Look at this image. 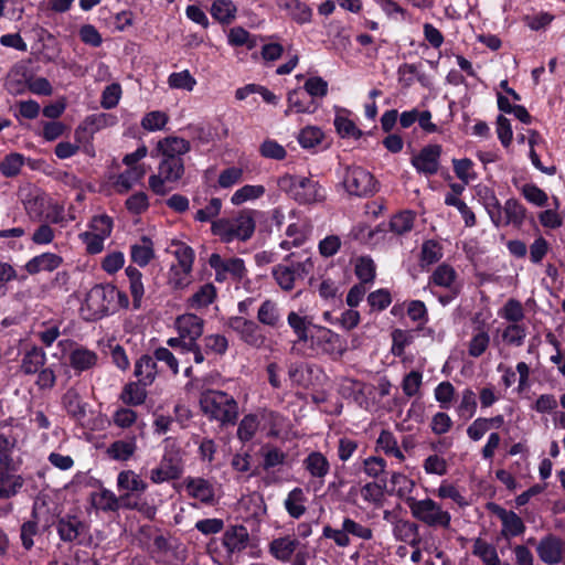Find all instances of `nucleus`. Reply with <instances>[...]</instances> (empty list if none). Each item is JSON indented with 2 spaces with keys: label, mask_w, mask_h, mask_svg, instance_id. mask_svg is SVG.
Masks as SVG:
<instances>
[{
  "label": "nucleus",
  "mask_w": 565,
  "mask_h": 565,
  "mask_svg": "<svg viewBox=\"0 0 565 565\" xmlns=\"http://www.w3.org/2000/svg\"><path fill=\"white\" fill-rule=\"evenodd\" d=\"M257 214L255 210H242L233 217L213 221L211 231L223 243L246 242L255 232Z\"/></svg>",
  "instance_id": "f257e3e1"
},
{
  "label": "nucleus",
  "mask_w": 565,
  "mask_h": 565,
  "mask_svg": "<svg viewBox=\"0 0 565 565\" xmlns=\"http://www.w3.org/2000/svg\"><path fill=\"white\" fill-rule=\"evenodd\" d=\"M200 408L212 420L222 425L234 424L238 416V404L233 396L223 391L204 390L200 394Z\"/></svg>",
  "instance_id": "f03ea898"
},
{
  "label": "nucleus",
  "mask_w": 565,
  "mask_h": 565,
  "mask_svg": "<svg viewBox=\"0 0 565 565\" xmlns=\"http://www.w3.org/2000/svg\"><path fill=\"white\" fill-rule=\"evenodd\" d=\"M120 292L110 284L96 285L86 294L79 311L85 320L94 321L104 318L116 309V298Z\"/></svg>",
  "instance_id": "7ed1b4c3"
},
{
  "label": "nucleus",
  "mask_w": 565,
  "mask_h": 565,
  "mask_svg": "<svg viewBox=\"0 0 565 565\" xmlns=\"http://www.w3.org/2000/svg\"><path fill=\"white\" fill-rule=\"evenodd\" d=\"M406 504L414 519L423 524L434 529H449L451 524V514L445 510L437 501L425 498H406Z\"/></svg>",
  "instance_id": "20e7f679"
},
{
  "label": "nucleus",
  "mask_w": 565,
  "mask_h": 565,
  "mask_svg": "<svg viewBox=\"0 0 565 565\" xmlns=\"http://www.w3.org/2000/svg\"><path fill=\"white\" fill-rule=\"evenodd\" d=\"M279 185L300 204L319 203L326 198L324 189L311 178L285 175L279 180Z\"/></svg>",
  "instance_id": "39448f33"
},
{
  "label": "nucleus",
  "mask_w": 565,
  "mask_h": 565,
  "mask_svg": "<svg viewBox=\"0 0 565 565\" xmlns=\"http://www.w3.org/2000/svg\"><path fill=\"white\" fill-rule=\"evenodd\" d=\"M184 174L183 159H161L158 166V173L149 178V186L156 193L163 195L169 192Z\"/></svg>",
  "instance_id": "423d86ee"
},
{
  "label": "nucleus",
  "mask_w": 565,
  "mask_h": 565,
  "mask_svg": "<svg viewBox=\"0 0 565 565\" xmlns=\"http://www.w3.org/2000/svg\"><path fill=\"white\" fill-rule=\"evenodd\" d=\"M178 337L167 340V344L173 349L184 345H193L202 337L204 320L194 313H183L174 321Z\"/></svg>",
  "instance_id": "0eeeda50"
},
{
  "label": "nucleus",
  "mask_w": 565,
  "mask_h": 565,
  "mask_svg": "<svg viewBox=\"0 0 565 565\" xmlns=\"http://www.w3.org/2000/svg\"><path fill=\"white\" fill-rule=\"evenodd\" d=\"M347 192L355 196H371L379 190V182L374 175L360 166L349 167L343 177Z\"/></svg>",
  "instance_id": "6e6552de"
},
{
  "label": "nucleus",
  "mask_w": 565,
  "mask_h": 565,
  "mask_svg": "<svg viewBox=\"0 0 565 565\" xmlns=\"http://www.w3.org/2000/svg\"><path fill=\"white\" fill-rule=\"evenodd\" d=\"M312 350L328 354L334 359L342 356L347 351V342L338 333L322 326H313L308 341Z\"/></svg>",
  "instance_id": "1a4fd4ad"
},
{
  "label": "nucleus",
  "mask_w": 565,
  "mask_h": 565,
  "mask_svg": "<svg viewBox=\"0 0 565 565\" xmlns=\"http://www.w3.org/2000/svg\"><path fill=\"white\" fill-rule=\"evenodd\" d=\"M24 438L22 425L12 420L0 422V465L6 468L13 467V452Z\"/></svg>",
  "instance_id": "9d476101"
},
{
  "label": "nucleus",
  "mask_w": 565,
  "mask_h": 565,
  "mask_svg": "<svg viewBox=\"0 0 565 565\" xmlns=\"http://www.w3.org/2000/svg\"><path fill=\"white\" fill-rule=\"evenodd\" d=\"M177 263L170 268L169 280L175 288H184L191 281V271L194 262L193 249H174Z\"/></svg>",
  "instance_id": "9b49d317"
},
{
  "label": "nucleus",
  "mask_w": 565,
  "mask_h": 565,
  "mask_svg": "<svg viewBox=\"0 0 565 565\" xmlns=\"http://www.w3.org/2000/svg\"><path fill=\"white\" fill-rule=\"evenodd\" d=\"M441 152L440 145H427L412 157L411 163L419 174L434 175L439 170Z\"/></svg>",
  "instance_id": "f8f14e48"
},
{
  "label": "nucleus",
  "mask_w": 565,
  "mask_h": 565,
  "mask_svg": "<svg viewBox=\"0 0 565 565\" xmlns=\"http://www.w3.org/2000/svg\"><path fill=\"white\" fill-rule=\"evenodd\" d=\"M153 547L161 561L167 564L181 565L186 559V548L175 537L159 535L153 541Z\"/></svg>",
  "instance_id": "ddd939ff"
},
{
  "label": "nucleus",
  "mask_w": 565,
  "mask_h": 565,
  "mask_svg": "<svg viewBox=\"0 0 565 565\" xmlns=\"http://www.w3.org/2000/svg\"><path fill=\"white\" fill-rule=\"evenodd\" d=\"M182 473L181 458L177 452L166 451L159 465L150 470L149 478L156 483L178 479Z\"/></svg>",
  "instance_id": "4468645a"
},
{
  "label": "nucleus",
  "mask_w": 565,
  "mask_h": 565,
  "mask_svg": "<svg viewBox=\"0 0 565 565\" xmlns=\"http://www.w3.org/2000/svg\"><path fill=\"white\" fill-rule=\"evenodd\" d=\"M489 509L500 520V535L504 540H511L522 535L525 532L526 527L523 520L514 511L507 510L494 503L490 504Z\"/></svg>",
  "instance_id": "2eb2a0df"
},
{
  "label": "nucleus",
  "mask_w": 565,
  "mask_h": 565,
  "mask_svg": "<svg viewBox=\"0 0 565 565\" xmlns=\"http://www.w3.org/2000/svg\"><path fill=\"white\" fill-rule=\"evenodd\" d=\"M113 230V220L108 215L94 216L88 225V230L81 236L87 247H103L106 238L110 236Z\"/></svg>",
  "instance_id": "dca6fc26"
},
{
  "label": "nucleus",
  "mask_w": 565,
  "mask_h": 565,
  "mask_svg": "<svg viewBox=\"0 0 565 565\" xmlns=\"http://www.w3.org/2000/svg\"><path fill=\"white\" fill-rule=\"evenodd\" d=\"M191 150V143L184 138L168 136L160 139L151 152L152 158L182 159Z\"/></svg>",
  "instance_id": "f3484780"
},
{
  "label": "nucleus",
  "mask_w": 565,
  "mask_h": 565,
  "mask_svg": "<svg viewBox=\"0 0 565 565\" xmlns=\"http://www.w3.org/2000/svg\"><path fill=\"white\" fill-rule=\"evenodd\" d=\"M539 558L546 565H558L564 558V541L554 535L543 536L536 545Z\"/></svg>",
  "instance_id": "a211bd4d"
},
{
  "label": "nucleus",
  "mask_w": 565,
  "mask_h": 565,
  "mask_svg": "<svg viewBox=\"0 0 565 565\" xmlns=\"http://www.w3.org/2000/svg\"><path fill=\"white\" fill-rule=\"evenodd\" d=\"M209 263L210 266L215 269V278L217 281H223L230 276L235 279H241L246 271L244 262L239 258L223 259L218 254H212Z\"/></svg>",
  "instance_id": "6ab92c4d"
},
{
  "label": "nucleus",
  "mask_w": 565,
  "mask_h": 565,
  "mask_svg": "<svg viewBox=\"0 0 565 565\" xmlns=\"http://www.w3.org/2000/svg\"><path fill=\"white\" fill-rule=\"evenodd\" d=\"M188 494L205 504L215 502V484L201 477H189L184 481Z\"/></svg>",
  "instance_id": "aec40b11"
},
{
  "label": "nucleus",
  "mask_w": 565,
  "mask_h": 565,
  "mask_svg": "<svg viewBox=\"0 0 565 565\" xmlns=\"http://www.w3.org/2000/svg\"><path fill=\"white\" fill-rule=\"evenodd\" d=\"M287 322L299 343L309 341L313 326H316L312 317L306 315L305 311L300 309L299 311H290L287 316Z\"/></svg>",
  "instance_id": "412c9836"
},
{
  "label": "nucleus",
  "mask_w": 565,
  "mask_h": 565,
  "mask_svg": "<svg viewBox=\"0 0 565 565\" xmlns=\"http://www.w3.org/2000/svg\"><path fill=\"white\" fill-rule=\"evenodd\" d=\"M233 328L239 332L242 340L248 345L254 348L264 345L266 338L255 322L244 318H235Z\"/></svg>",
  "instance_id": "4be33fe9"
},
{
  "label": "nucleus",
  "mask_w": 565,
  "mask_h": 565,
  "mask_svg": "<svg viewBox=\"0 0 565 565\" xmlns=\"http://www.w3.org/2000/svg\"><path fill=\"white\" fill-rule=\"evenodd\" d=\"M287 104V109L285 110L286 116L290 113L313 114L318 108L315 100L310 98L306 92L300 89H294L288 93Z\"/></svg>",
  "instance_id": "5701e85b"
},
{
  "label": "nucleus",
  "mask_w": 565,
  "mask_h": 565,
  "mask_svg": "<svg viewBox=\"0 0 565 565\" xmlns=\"http://www.w3.org/2000/svg\"><path fill=\"white\" fill-rule=\"evenodd\" d=\"M300 542L294 535H286L277 537L269 543V553L280 562H289L291 556L297 551Z\"/></svg>",
  "instance_id": "b1692460"
},
{
  "label": "nucleus",
  "mask_w": 565,
  "mask_h": 565,
  "mask_svg": "<svg viewBox=\"0 0 565 565\" xmlns=\"http://www.w3.org/2000/svg\"><path fill=\"white\" fill-rule=\"evenodd\" d=\"M97 353L87 348L76 345L68 354V363L77 372H84L97 364Z\"/></svg>",
  "instance_id": "393cba45"
},
{
  "label": "nucleus",
  "mask_w": 565,
  "mask_h": 565,
  "mask_svg": "<svg viewBox=\"0 0 565 565\" xmlns=\"http://www.w3.org/2000/svg\"><path fill=\"white\" fill-rule=\"evenodd\" d=\"M23 478L0 465V499L14 497L23 487Z\"/></svg>",
  "instance_id": "a878e982"
},
{
  "label": "nucleus",
  "mask_w": 565,
  "mask_h": 565,
  "mask_svg": "<svg viewBox=\"0 0 565 565\" xmlns=\"http://www.w3.org/2000/svg\"><path fill=\"white\" fill-rule=\"evenodd\" d=\"M248 542V532L244 526H232L223 534V546L227 553L234 554L242 552Z\"/></svg>",
  "instance_id": "bb28decb"
},
{
  "label": "nucleus",
  "mask_w": 565,
  "mask_h": 565,
  "mask_svg": "<svg viewBox=\"0 0 565 565\" xmlns=\"http://www.w3.org/2000/svg\"><path fill=\"white\" fill-rule=\"evenodd\" d=\"M136 450L137 441L135 437H131L111 443L106 449V455L115 461H128L132 458Z\"/></svg>",
  "instance_id": "cd10ccee"
},
{
  "label": "nucleus",
  "mask_w": 565,
  "mask_h": 565,
  "mask_svg": "<svg viewBox=\"0 0 565 565\" xmlns=\"http://www.w3.org/2000/svg\"><path fill=\"white\" fill-rule=\"evenodd\" d=\"M278 6L299 24L309 23L312 19L311 8L300 0H278Z\"/></svg>",
  "instance_id": "c85d7f7f"
},
{
  "label": "nucleus",
  "mask_w": 565,
  "mask_h": 565,
  "mask_svg": "<svg viewBox=\"0 0 565 565\" xmlns=\"http://www.w3.org/2000/svg\"><path fill=\"white\" fill-rule=\"evenodd\" d=\"M146 172L147 170L145 166L128 167V169L120 173L115 181L114 185L116 191L119 193H126L143 179Z\"/></svg>",
  "instance_id": "c756f323"
},
{
  "label": "nucleus",
  "mask_w": 565,
  "mask_h": 565,
  "mask_svg": "<svg viewBox=\"0 0 565 565\" xmlns=\"http://www.w3.org/2000/svg\"><path fill=\"white\" fill-rule=\"evenodd\" d=\"M303 467L312 478L323 480L330 471V463L327 457L319 452H310L303 460Z\"/></svg>",
  "instance_id": "7c9ffc66"
},
{
  "label": "nucleus",
  "mask_w": 565,
  "mask_h": 565,
  "mask_svg": "<svg viewBox=\"0 0 565 565\" xmlns=\"http://www.w3.org/2000/svg\"><path fill=\"white\" fill-rule=\"evenodd\" d=\"M472 554L478 556L482 561L483 565H510L508 562H502L500 559L494 545L481 539L475 540Z\"/></svg>",
  "instance_id": "2f4dec72"
},
{
  "label": "nucleus",
  "mask_w": 565,
  "mask_h": 565,
  "mask_svg": "<svg viewBox=\"0 0 565 565\" xmlns=\"http://www.w3.org/2000/svg\"><path fill=\"white\" fill-rule=\"evenodd\" d=\"M117 488L119 491L142 493L147 489V483L135 471L124 470L117 476Z\"/></svg>",
  "instance_id": "473e14b6"
},
{
  "label": "nucleus",
  "mask_w": 565,
  "mask_h": 565,
  "mask_svg": "<svg viewBox=\"0 0 565 565\" xmlns=\"http://www.w3.org/2000/svg\"><path fill=\"white\" fill-rule=\"evenodd\" d=\"M260 416L262 430L269 437L279 436L287 427L285 417L274 411L260 409Z\"/></svg>",
  "instance_id": "72a5a7b5"
},
{
  "label": "nucleus",
  "mask_w": 565,
  "mask_h": 565,
  "mask_svg": "<svg viewBox=\"0 0 565 565\" xmlns=\"http://www.w3.org/2000/svg\"><path fill=\"white\" fill-rule=\"evenodd\" d=\"M341 393L353 398L356 403L362 405L365 401L366 395L371 394L372 386L361 381L353 379H344L340 386Z\"/></svg>",
  "instance_id": "f704fd0d"
},
{
  "label": "nucleus",
  "mask_w": 565,
  "mask_h": 565,
  "mask_svg": "<svg viewBox=\"0 0 565 565\" xmlns=\"http://www.w3.org/2000/svg\"><path fill=\"white\" fill-rule=\"evenodd\" d=\"M135 376L143 386L150 385L157 374L156 359L150 355H142L135 364Z\"/></svg>",
  "instance_id": "c9c22d12"
},
{
  "label": "nucleus",
  "mask_w": 565,
  "mask_h": 565,
  "mask_svg": "<svg viewBox=\"0 0 565 565\" xmlns=\"http://www.w3.org/2000/svg\"><path fill=\"white\" fill-rule=\"evenodd\" d=\"M259 429H262L260 411L247 414L242 418L237 428V437L239 440L247 443L254 438Z\"/></svg>",
  "instance_id": "e433bc0d"
},
{
  "label": "nucleus",
  "mask_w": 565,
  "mask_h": 565,
  "mask_svg": "<svg viewBox=\"0 0 565 565\" xmlns=\"http://www.w3.org/2000/svg\"><path fill=\"white\" fill-rule=\"evenodd\" d=\"M227 44L232 47L245 46L253 50L257 46V36L243 26H233L226 33Z\"/></svg>",
  "instance_id": "4c0bfd02"
},
{
  "label": "nucleus",
  "mask_w": 565,
  "mask_h": 565,
  "mask_svg": "<svg viewBox=\"0 0 565 565\" xmlns=\"http://www.w3.org/2000/svg\"><path fill=\"white\" fill-rule=\"evenodd\" d=\"M307 498L301 488H294L284 501V507L287 513L294 518L299 519L306 513Z\"/></svg>",
  "instance_id": "58836bf2"
},
{
  "label": "nucleus",
  "mask_w": 565,
  "mask_h": 565,
  "mask_svg": "<svg viewBox=\"0 0 565 565\" xmlns=\"http://www.w3.org/2000/svg\"><path fill=\"white\" fill-rule=\"evenodd\" d=\"M311 232H312V225L308 221L292 223V224L288 225V227L286 230V235L291 241L282 242L280 244V247H286L287 244H292L294 246L303 245L307 243Z\"/></svg>",
  "instance_id": "ea45409f"
},
{
  "label": "nucleus",
  "mask_w": 565,
  "mask_h": 565,
  "mask_svg": "<svg viewBox=\"0 0 565 565\" xmlns=\"http://www.w3.org/2000/svg\"><path fill=\"white\" fill-rule=\"evenodd\" d=\"M62 258L54 253H43L29 260L25 265L30 274H36L43 270H54L60 266Z\"/></svg>",
  "instance_id": "a19ab883"
},
{
  "label": "nucleus",
  "mask_w": 565,
  "mask_h": 565,
  "mask_svg": "<svg viewBox=\"0 0 565 565\" xmlns=\"http://www.w3.org/2000/svg\"><path fill=\"white\" fill-rule=\"evenodd\" d=\"M46 361L45 352L38 347H32L28 350L21 361V370L25 374H34L39 372Z\"/></svg>",
  "instance_id": "79ce46f5"
},
{
  "label": "nucleus",
  "mask_w": 565,
  "mask_h": 565,
  "mask_svg": "<svg viewBox=\"0 0 565 565\" xmlns=\"http://www.w3.org/2000/svg\"><path fill=\"white\" fill-rule=\"evenodd\" d=\"M90 503L96 510L104 512L116 511L119 508V500L116 494L104 488L90 493Z\"/></svg>",
  "instance_id": "37998d69"
},
{
  "label": "nucleus",
  "mask_w": 565,
  "mask_h": 565,
  "mask_svg": "<svg viewBox=\"0 0 565 565\" xmlns=\"http://www.w3.org/2000/svg\"><path fill=\"white\" fill-rule=\"evenodd\" d=\"M477 398L475 392L467 387L462 390L458 405L456 406V413L459 418L463 420L471 419L477 413Z\"/></svg>",
  "instance_id": "c03bdc74"
},
{
  "label": "nucleus",
  "mask_w": 565,
  "mask_h": 565,
  "mask_svg": "<svg viewBox=\"0 0 565 565\" xmlns=\"http://www.w3.org/2000/svg\"><path fill=\"white\" fill-rule=\"evenodd\" d=\"M502 342L508 347L523 345L527 329L523 323H509L500 332Z\"/></svg>",
  "instance_id": "a18cd8bd"
},
{
  "label": "nucleus",
  "mask_w": 565,
  "mask_h": 565,
  "mask_svg": "<svg viewBox=\"0 0 565 565\" xmlns=\"http://www.w3.org/2000/svg\"><path fill=\"white\" fill-rule=\"evenodd\" d=\"M334 127L342 138L359 139L362 131L356 127L355 122L350 118L349 113L342 110L335 115Z\"/></svg>",
  "instance_id": "49530a36"
},
{
  "label": "nucleus",
  "mask_w": 565,
  "mask_h": 565,
  "mask_svg": "<svg viewBox=\"0 0 565 565\" xmlns=\"http://www.w3.org/2000/svg\"><path fill=\"white\" fill-rule=\"evenodd\" d=\"M237 12V7L232 0H215L211 7L212 17L221 23H231Z\"/></svg>",
  "instance_id": "de8ad7c7"
},
{
  "label": "nucleus",
  "mask_w": 565,
  "mask_h": 565,
  "mask_svg": "<svg viewBox=\"0 0 565 565\" xmlns=\"http://www.w3.org/2000/svg\"><path fill=\"white\" fill-rule=\"evenodd\" d=\"M147 392L141 383L130 382L126 384L120 393V401L130 406H138L145 403Z\"/></svg>",
  "instance_id": "09e8293b"
},
{
  "label": "nucleus",
  "mask_w": 565,
  "mask_h": 565,
  "mask_svg": "<svg viewBox=\"0 0 565 565\" xmlns=\"http://www.w3.org/2000/svg\"><path fill=\"white\" fill-rule=\"evenodd\" d=\"M525 217L524 206L514 199H509L502 207V224L520 225Z\"/></svg>",
  "instance_id": "8fccbe9b"
},
{
  "label": "nucleus",
  "mask_w": 565,
  "mask_h": 565,
  "mask_svg": "<svg viewBox=\"0 0 565 565\" xmlns=\"http://www.w3.org/2000/svg\"><path fill=\"white\" fill-rule=\"evenodd\" d=\"M257 319L263 324L277 327L281 320L278 305L273 300H265L258 309Z\"/></svg>",
  "instance_id": "3c124183"
},
{
  "label": "nucleus",
  "mask_w": 565,
  "mask_h": 565,
  "mask_svg": "<svg viewBox=\"0 0 565 565\" xmlns=\"http://www.w3.org/2000/svg\"><path fill=\"white\" fill-rule=\"evenodd\" d=\"M376 446L380 448L385 455L393 456L399 461L405 460V456L403 451L399 449L397 440L393 433L388 430H382L377 440Z\"/></svg>",
  "instance_id": "603ef678"
},
{
  "label": "nucleus",
  "mask_w": 565,
  "mask_h": 565,
  "mask_svg": "<svg viewBox=\"0 0 565 565\" xmlns=\"http://www.w3.org/2000/svg\"><path fill=\"white\" fill-rule=\"evenodd\" d=\"M82 530V522L76 516H66L58 521L57 533L61 540L72 542L76 540Z\"/></svg>",
  "instance_id": "864d4df0"
},
{
  "label": "nucleus",
  "mask_w": 565,
  "mask_h": 565,
  "mask_svg": "<svg viewBox=\"0 0 565 565\" xmlns=\"http://www.w3.org/2000/svg\"><path fill=\"white\" fill-rule=\"evenodd\" d=\"M265 193V186L260 184H246L238 190H236L232 198L231 202L233 205H241L247 201H253L262 198Z\"/></svg>",
  "instance_id": "5fc2aeb1"
},
{
  "label": "nucleus",
  "mask_w": 565,
  "mask_h": 565,
  "mask_svg": "<svg viewBox=\"0 0 565 565\" xmlns=\"http://www.w3.org/2000/svg\"><path fill=\"white\" fill-rule=\"evenodd\" d=\"M479 194L481 195L484 206L492 220V222L499 226L502 223V207L500 205L499 200L497 199L494 192L488 188H483L480 190Z\"/></svg>",
  "instance_id": "6e6d98bb"
},
{
  "label": "nucleus",
  "mask_w": 565,
  "mask_h": 565,
  "mask_svg": "<svg viewBox=\"0 0 565 565\" xmlns=\"http://www.w3.org/2000/svg\"><path fill=\"white\" fill-rule=\"evenodd\" d=\"M216 297V289L212 284H205L189 299V306L200 309L211 305Z\"/></svg>",
  "instance_id": "4d7b16f0"
},
{
  "label": "nucleus",
  "mask_w": 565,
  "mask_h": 565,
  "mask_svg": "<svg viewBox=\"0 0 565 565\" xmlns=\"http://www.w3.org/2000/svg\"><path fill=\"white\" fill-rule=\"evenodd\" d=\"M489 344L490 335L488 331L478 329L468 342V354L471 358H479L487 351Z\"/></svg>",
  "instance_id": "13d9d810"
},
{
  "label": "nucleus",
  "mask_w": 565,
  "mask_h": 565,
  "mask_svg": "<svg viewBox=\"0 0 565 565\" xmlns=\"http://www.w3.org/2000/svg\"><path fill=\"white\" fill-rule=\"evenodd\" d=\"M417 525L408 520H398L393 524V534L396 540L415 544Z\"/></svg>",
  "instance_id": "bf43d9fd"
},
{
  "label": "nucleus",
  "mask_w": 565,
  "mask_h": 565,
  "mask_svg": "<svg viewBox=\"0 0 565 565\" xmlns=\"http://www.w3.org/2000/svg\"><path fill=\"white\" fill-rule=\"evenodd\" d=\"M167 82L170 88L186 92H192L196 85V79L189 70L171 73Z\"/></svg>",
  "instance_id": "052dcab7"
},
{
  "label": "nucleus",
  "mask_w": 565,
  "mask_h": 565,
  "mask_svg": "<svg viewBox=\"0 0 565 565\" xmlns=\"http://www.w3.org/2000/svg\"><path fill=\"white\" fill-rule=\"evenodd\" d=\"M24 166V157L18 152L7 154L0 162V172L6 178H12L20 173Z\"/></svg>",
  "instance_id": "680f3d73"
},
{
  "label": "nucleus",
  "mask_w": 565,
  "mask_h": 565,
  "mask_svg": "<svg viewBox=\"0 0 565 565\" xmlns=\"http://www.w3.org/2000/svg\"><path fill=\"white\" fill-rule=\"evenodd\" d=\"M385 484L367 482L361 488V495L365 502L375 507L382 505L385 497Z\"/></svg>",
  "instance_id": "e2e57ef3"
},
{
  "label": "nucleus",
  "mask_w": 565,
  "mask_h": 565,
  "mask_svg": "<svg viewBox=\"0 0 565 565\" xmlns=\"http://www.w3.org/2000/svg\"><path fill=\"white\" fill-rule=\"evenodd\" d=\"M473 167V162L468 158L452 160L454 172L465 184L477 179V173Z\"/></svg>",
  "instance_id": "0e129e2a"
},
{
  "label": "nucleus",
  "mask_w": 565,
  "mask_h": 565,
  "mask_svg": "<svg viewBox=\"0 0 565 565\" xmlns=\"http://www.w3.org/2000/svg\"><path fill=\"white\" fill-rule=\"evenodd\" d=\"M498 315L509 323H521L524 318V310L520 301L509 299Z\"/></svg>",
  "instance_id": "69168bd1"
},
{
  "label": "nucleus",
  "mask_w": 565,
  "mask_h": 565,
  "mask_svg": "<svg viewBox=\"0 0 565 565\" xmlns=\"http://www.w3.org/2000/svg\"><path fill=\"white\" fill-rule=\"evenodd\" d=\"M375 264L372 258L367 256L359 257L354 264V271L361 282L366 284L373 281L375 278Z\"/></svg>",
  "instance_id": "338daca9"
},
{
  "label": "nucleus",
  "mask_w": 565,
  "mask_h": 565,
  "mask_svg": "<svg viewBox=\"0 0 565 565\" xmlns=\"http://www.w3.org/2000/svg\"><path fill=\"white\" fill-rule=\"evenodd\" d=\"M415 215L411 211H403L395 214L390 222L391 231L395 234L402 235L409 232L413 227Z\"/></svg>",
  "instance_id": "774afa93"
}]
</instances>
